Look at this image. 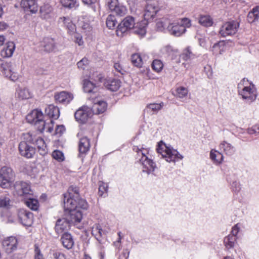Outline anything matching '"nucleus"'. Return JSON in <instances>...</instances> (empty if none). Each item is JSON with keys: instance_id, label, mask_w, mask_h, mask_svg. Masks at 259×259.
<instances>
[{"instance_id": "f257e3e1", "label": "nucleus", "mask_w": 259, "mask_h": 259, "mask_svg": "<svg viewBox=\"0 0 259 259\" xmlns=\"http://www.w3.org/2000/svg\"><path fill=\"white\" fill-rule=\"evenodd\" d=\"M64 207L66 211H68L69 214L67 219L57 220L55 231L58 234L67 230L70 223L75 225L79 223L82 219V210H87L89 205L85 200L80 197L78 190L69 189L64 195Z\"/></svg>"}, {"instance_id": "f03ea898", "label": "nucleus", "mask_w": 259, "mask_h": 259, "mask_svg": "<svg viewBox=\"0 0 259 259\" xmlns=\"http://www.w3.org/2000/svg\"><path fill=\"white\" fill-rule=\"evenodd\" d=\"M238 94L246 103L255 101L257 97L256 89L253 84L243 78L238 85Z\"/></svg>"}, {"instance_id": "7ed1b4c3", "label": "nucleus", "mask_w": 259, "mask_h": 259, "mask_svg": "<svg viewBox=\"0 0 259 259\" xmlns=\"http://www.w3.org/2000/svg\"><path fill=\"white\" fill-rule=\"evenodd\" d=\"M157 151L160 154L167 162H175L183 159V157L177 150L170 147H168L162 141L160 142L157 146Z\"/></svg>"}, {"instance_id": "20e7f679", "label": "nucleus", "mask_w": 259, "mask_h": 259, "mask_svg": "<svg viewBox=\"0 0 259 259\" xmlns=\"http://www.w3.org/2000/svg\"><path fill=\"white\" fill-rule=\"evenodd\" d=\"M0 71L4 77L13 81H17L21 77L17 65L11 62L2 63Z\"/></svg>"}, {"instance_id": "39448f33", "label": "nucleus", "mask_w": 259, "mask_h": 259, "mask_svg": "<svg viewBox=\"0 0 259 259\" xmlns=\"http://www.w3.org/2000/svg\"><path fill=\"white\" fill-rule=\"evenodd\" d=\"M24 139L26 141H21L19 145V150L21 155L27 158H31L35 153V149L32 146L29 145V143H33L34 140L32 136L30 133H26L23 135Z\"/></svg>"}, {"instance_id": "423d86ee", "label": "nucleus", "mask_w": 259, "mask_h": 259, "mask_svg": "<svg viewBox=\"0 0 259 259\" xmlns=\"http://www.w3.org/2000/svg\"><path fill=\"white\" fill-rule=\"evenodd\" d=\"M15 174L12 169L7 166H4L0 169V186L8 188L14 181Z\"/></svg>"}, {"instance_id": "0eeeda50", "label": "nucleus", "mask_w": 259, "mask_h": 259, "mask_svg": "<svg viewBox=\"0 0 259 259\" xmlns=\"http://www.w3.org/2000/svg\"><path fill=\"white\" fill-rule=\"evenodd\" d=\"M239 25V23L237 21L232 20L226 22L220 27L219 34L224 37L233 36L238 31Z\"/></svg>"}, {"instance_id": "6e6552de", "label": "nucleus", "mask_w": 259, "mask_h": 259, "mask_svg": "<svg viewBox=\"0 0 259 259\" xmlns=\"http://www.w3.org/2000/svg\"><path fill=\"white\" fill-rule=\"evenodd\" d=\"M136 25L135 18L132 16H127L119 23L116 29V34L122 36L123 34L133 29Z\"/></svg>"}, {"instance_id": "1a4fd4ad", "label": "nucleus", "mask_w": 259, "mask_h": 259, "mask_svg": "<svg viewBox=\"0 0 259 259\" xmlns=\"http://www.w3.org/2000/svg\"><path fill=\"white\" fill-rule=\"evenodd\" d=\"M137 152L139 156H141L140 161L143 165V171L147 172L148 174L153 172L156 168V164L154 162L149 159L142 150L138 149Z\"/></svg>"}, {"instance_id": "9d476101", "label": "nucleus", "mask_w": 259, "mask_h": 259, "mask_svg": "<svg viewBox=\"0 0 259 259\" xmlns=\"http://www.w3.org/2000/svg\"><path fill=\"white\" fill-rule=\"evenodd\" d=\"M14 187L17 194L24 198L31 196L33 194L29 184L26 182H16Z\"/></svg>"}, {"instance_id": "9b49d317", "label": "nucleus", "mask_w": 259, "mask_h": 259, "mask_svg": "<svg viewBox=\"0 0 259 259\" xmlns=\"http://www.w3.org/2000/svg\"><path fill=\"white\" fill-rule=\"evenodd\" d=\"M93 114V113L91 108L83 106L75 112L74 116L76 120L80 122H85L92 116Z\"/></svg>"}, {"instance_id": "f8f14e48", "label": "nucleus", "mask_w": 259, "mask_h": 259, "mask_svg": "<svg viewBox=\"0 0 259 259\" xmlns=\"http://www.w3.org/2000/svg\"><path fill=\"white\" fill-rule=\"evenodd\" d=\"M39 16L41 19L46 21H54L55 14L53 7L49 4H44L40 7Z\"/></svg>"}, {"instance_id": "ddd939ff", "label": "nucleus", "mask_w": 259, "mask_h": 259, "mask_svg": "<svg viewBox=\"0 0 259 259\" xmlns=\"http://www.w3.org/2000/svg\"><path fill=\"white\" fill-rule=\"evenodd\" d=\"M106 3L109 9L117 15L122 16L127 12L126 8L119 5L118 0H107Z\"/></svg>"}, {"instance_id": "4468645a", "label": "nucleus", "mask_w": 259, "mask_h": 259, "mask_svg": "<svg viewBox=\"0 0 259 259\" xmlns=\"http://www.w3.org/2000/svg\"><path fill=\"white\" fill-rule=\"evenodd\" d=\"M18 241L15 237H9L3 241V246L8 253L16 250L17 248Z\"/></svg>"}, {"instance_id": "2eb2a0df", "label": "nucleus", "mask_w": 259, "mask_h": 259, "mask_svg": "<svg viewBox=\"0 0 259 259\" xmlns=\"http://www.w3.org/2000/svg\"><path fill=\"white\" fill-rule=\"evenodd\" d=\"M54 98L56 102L66 105L73 100V95L70 93L62 91L56 93L55 94Z\"/></svg>"}, {"instance_id": "dca6fc26", "label": "nucleus", "mask_w": 259, "mask_h": 259, "mask_svg": "<svg viewBox=\"0 0 259 259\" xmlns=\"http://www.w3.org/2000/svg\"><path fill=\"white\" fill-rule=\"evenodd\" d=\"M19 220L24 226H30L32 223L33 214L24 209L19 210L18 213Z\"/></svg>"}, {"instance_id": "f3484780", "label": "nucleus", "mask_w": 259, "mask_h": 259, "mask_svg": "<svg viewBox=\"0 0 259 259\" xmlns=\"http://www.w3.org/2000/svg\"><path fill=\"white\" fill-rule=\"evenodd\" d=\"M158 11V7L155 3H148L144 14V19L147 21L149 20L154 17Z\"/></svg>"}, {"instance_id": "a211bd4d", "label": "nucleus", "mask_w": 259, "mask_h": 259, "mask_svg": "<svg viewBox=\"0 0 259 259\" xmlns=\"http://www.w3.org/2000/svg\"><path fill=\"white\" fill-rule=\"evenodd\" d=\"M20 5L25 11H29L32 14H35L38 11L36 0H22Z\"/></svg>"}, {"instance_id": "6ab92c4d", "label": "nucleus", "mask_w": 259, "mask_h": 259, "mask_svg": "<svg viewBox=\"0 0 259 259\" xmlns=\"http://www.w3.org/2000/svg\"><path fill=\"white\" fill-rule=\"evenodd\" d=\"M58 23L66 28L70 35H72L76 31V26L69 17H60Z\"/></svg>"}, {"instance_id": "aec40b11", "label": "nucleus", "mask_w": 259, "mask_h": 259, "mask_svg": "<svg viewBox=\"0 0 259 259\" xmlns=\"http://www.w3.org/2000/svg\"><path fill=\"white\" fill-rule=\"evenodd\" d=\"M168 31L171 34L176 36H180L185 32L184 27L181 26L177 21L170 22V25L168 26Z\"/></svg>"}, {"instance_id": "412c9836", "label": "nucleus", "mask_w": 259, "mask_h": 259, "mask_svg": "<svg viewBox=\"0 0 259 259\" xmlns=\"http://www.w3.org/2000/svg\"><path fill=\"white\" fill-rule=\"evenodd\" d=\"M44 117V115L42 111L39 109H36L29 113L26 116V119L29 123L35 124Z\"/></svg>"}, {"instance_id": "4be33fe9", "label": "nucleus", "mask_w": 259, "mask_h": 259, "mask_svg": "<svg viewBox=\"0 0 259 259\" xmlns=\"http://www.w3.org/2000/svg\"><path fill=\"white\" fill-rule=\"evenodd\" d=\"M219 149L228 156H232L236 152L235 147L226 141H223L220 144Z\"/></svg>"}, {"instance_id": "5701e85b", "label": "nucleus", "mask_w": 259, "mask_h": 259, "mask_svg": "<svg viewBox=\"0 0 259 259\" xmlns=\"http://www.w3.org/2000/svg\"><path fill=\"white\" fill-rule=\"evenodd\" d=\"M121 81L117 79H109L106 80L104 82V86L109 90L115 92L121 87Z\"/></svg>"}, {"instance_id": "b1692460", "label": "nucleus", "mask_w": 259, "mask_h": 259, "mask_svg": "<svg viewBox=\"0 0 259 259\" xmlns=\"http://www.w3.org/2000/svg\"><path fill=\"white\" fill-rule=\"evenodd\" d=\"M107 103L102 100H96L92 107L93 113L99 114L104 113L107 109Z\"/></svg>"}, {"instance_id": "393cba45", "label": "nucleus", "mask_w": 259, "mask_h": 259, "mask_svg": "<svg viewBox=\"0 0 259 259\" xmlns=\"http://www.w3.org/2000/svg\"><path fill=\"white\" fill-rule=\"evenodd\" d=\"M15 50V45L13 41L7 43L6 46L1 51V55L3 58L11 57Z\"/></svg>"}, {"instance_id": "a878e982", "label": "nucleus", "mask_w": 259, "mask_h": 259, "mask_svg": "<svg viewBox=\"0 0 259 259\" xmlns=\"http://www.w3.org/2000/svg\"><path fill=\"white\" fill-rule=\"evenodd\" d=\"M42 46L44 48L45 51L51 52L56 49V44L53 38L46 37L44 39L42 42Z\"/></svg>"}, {"instance_id": "bb28decb", "label": "nucleus", "mask_w": 259, "mask_h": 259, "mask_svg": "<svg viewBox=\"0 0 259 259\" xmlns=\"http://www.w3.org/2000/svg\"><path fill=\"white\" fill-rule=\"evenodd\" d=\"M46 114L50 117L57 119L60 116V110L58 107L51 104L47 106L45 109Z\"/></svg>"}, {"instance_id": "cd10ccee", "label": "nucleus", "mask_w": 259, "mask_h": 259, "mask_svg": "<svg viewBox=\"0 0 259 259\" xmlns=\"http://www.w3.org/2000/svg\"><path fill=\"white\" fill-rule=\"evenodd\" d=\"M63 246L68 249H71L74 245V241L71 234L68 233H64L61 238Z\"/></svg>"}, {"instance_id": "c85d7f7f", "label": "nucleus", "mask_w": 259, "mask_h": 259, "mask_svg": "<svg viewBox=\"0 0 259 259\" xmlns=\"http://www.w3.org/2000/svg\"><path fill=\"white\" fill-rule=\"evenodd\" d=\"M90 143L89 139L87 137L80 138L78 145L79 151L80 153H85L90 149Z\"/></svg>"}, {"instance_id": "c756f323", "label": "nucleus", "mask_w": 259, "mask_h": 259, "mask_svg": "<svg viewBox=\"0 0 259 259\" xmlns=\"http://www.w3.org/2000/svg\"><path fill=\"white\" fill-rule=\"evenodd\" d=\"M16 95L20 100H27L32 97V93L27 88L19 89L17 90Z\"/></svg>"}, {"instance_id": "7c9ffc66", "label": "nucleus", "mask_w": 259, "mask_h": 259, "mask_svg": "<svg viewBox=\"0 0 259 259\" xmlns=\"http://www.w3.org/2000/svg\"><path fill=\"white\" fill-rule=\"evenodd\" d=\"M103 233L104 231L102 230L101 226L99 224H96L93 226L92 234L98 241H101Z\"/></svg>"}, {"instance_id": "2f4dec72", "label": "nucleus", "mask_w": 259, "mask_h": 259, "mask_svg": "<svg viewBox=\"0 0 259 259\" xmlns=\"http://www.w3.org/2000/svg\"><path fill=\"white\" fill-rule=\"evenodd\" d=\"M259 19V6H256L249 12L247 15V21L253 23Z\"/></svg>"}, {"instance_id": "473e14b6", "label": "nucleus", "mask_w": 259, "mask_h": 259, "mask_svg": "<svg viewBox=\"0 0 259 259\" xmlns=\"http://www.w3.org/2000/svg\"><path fill=\"white\" fill-rule=\"evenodd\" d=\"M25 201L26 205L33 210H37L39 207V203L36 199L31 198V196L27 197Z\"/></svg>"}, {"instance_id": "72a5a7b5", "label": "nucleus", "mask_w": 259, "mask_h": 259, "mask_svg": "<svg viewBox=\"0 0 259 259\" xmlns=\"http://www.w3.org/2000/svg\"><path fill=\"white\" fill-rule=\"evenodd\" d=\"M170 20L167 18H162L159 20L156 23L157 29L161 31L165 28L168 30V26L170 25Z\"/></svg>"}, {"instance_id": "f704fd0d", "label": "nucleus", "mask_w": 259, "mask_h": 259, "mask_svg": "<svg viewBox=\"0 0 259 259\" xmlns=\"http://www.w3.org/2000/svg\"><path fill=\"white\" fill-rule=\"evenodd\" d=\"M199 23L203 26L210 27L213 24V20L210 16L202 15L199 18Z\"/></svg>"}, {"instance_id": "c9c22d12", "label": "nucleus", "mask_w": 259, "mask_h": 259, "mask_svg": "<svg viewBox=\"0 0 259 259\" xmlns=\"http://www.w3.org/2000/svg\"><path fill=\"white\" fill-rule=\"evenodd\" d=\"M210 158L217 163H221L223 160L224 156L222 153L215 150H211L210 152Z\"/></svg>"}, {"instance_id": "e433bc0d", "label": "nucleus", "mask_w": 259, "mask_h": 259, "mask_svg": "<svg viewBox=\"0 0 259 259\" xmlns=\"http://www.w3.org/2000/svg\"><path fill=\"white\" fill-rule=\"evenodd\" d=\"M236 241V237L234 236L228 235L224 239V244L227 249H230L234 246Z\"/></svg>"}, {"instance_id": "4c0bfd02", "label": "nucleus", "mask_w": 259, "mask_h": 259, "mask_svg": "<svg viewBox=\"0 0 259 259\" xmlns=\"http://www.w3.org/2000/svg\"><path fill=\"white\" fill-rule=\"evenodd\" d=\"M131 61L134 65L138 67H141L143 62L141 56L139 54H134L131 57Z\"/></svg>"}, {"instance_id": "58836bf2", "label": "nucleus", "mask_w": 259, "mask_h": 259, "mask_svg": "<svg viewBox=\"0 0 259 259\" xmlns=\"http://www.w3.org/2000/svg\"><path fill=\"white\" fill-rule=\"evenodd\" d=\"M96 88L94 83L91 81L85 79L83 81V90L86 93H91Z\"/></svg>"}, {"instance_id": "ea45409f", "label": "nucleus", "mask_w": 259, "mask_h": 259, "mask_svg": "<svg viewBox=\"0 0 259 259\" xmlns=\"http://www.w3.org/2000/svg\"><path fill=\"white\" fill-rule=\"evenodd\" d=\"M188 90L186 88L180 87L176 89V97L183 99L187 96Z\"/></svg>"}, {"instance_id": "a19ab883", "label": "nucleus", "mask_w": 259, "mask_h": 259, "mask_svg": "<svg viewBox=\"0 0 259 259\" xmlns=\"http://www.w3.org/2000/svg\"><path fill=\"white\" fill-rule=\"evenodd\" d=\"M224 48L225 46L223 42L217 43L213 45L212 51L215 55L221 54L224 51Z\"/></svg>"}, {"instance_id": "79ce46f5", "label": "nucleus", "mask_w": 259, "mask_h": 259, "mask_svg": "<svg viewBox=\"0 0 259 259\" xmlns=\"http://www.w3.org/2000/svg\"><path fill=\"white\" fill-rule=\"evenodd\" d=\"M117 24V21L114 16L110 15L106 19V25L109 29H113Z\"/></svg>"}, {"instance_id": "37998d69", "label": "nucleus", "mask_w": 259, "mask_h": 259, "mask_svg": "<svg viewBox=\"0 0 259 259\" xmlns=\"http://www.w3.org/2000/svg\"><path fill=\"white\" fill-rule=\"evenodd\" d=\"M194 55L191 51L190 47H187L184 50L183 52L181 55V57L184 60L187 61L193 58Z\"/></svg>"}, {"instance_id": "c03bdc74", "label": "nucleus", "mask_w": 259, "mask_h": 259, "mask_svg": "<svg viewBox=\"0 0 259 259\" xmlns=\"http://www.w3.org/2000/svg\"><path fill=\"white\" fill-rule=\"evenodd\" d=\"M52 157L54 159L58 162L63 161L65 159V157L63 152L60 150H54L52 154Z\"/></svg>"}, {"instance_id": "a18cd8bd", "label": "nucleus", "mask_w": 259, "mask_h": 259, "mask_svg": "<svg viewBox=\"0 0 259 259\" xmlns=\"http://www.w3.org/2000/svg\"><path fill=\"white\" fill-rule=\"evenodd\" d=\"M11 200L9 197L6 196H2L0 197V207L6 208H9Z\"/></svg>"}, {"instance_id": "49530a36", "label": "nucleus", "mask_w": 259, "mask_h": 259, "mask_svg": "<svg viewBox=\"0 0 259 259\" xmlns=\"http://www.w3.org/2000/svg\"><path fill=\"white\" fill-rule=\"evenodd\" d=\"M163 66L162 62L159 60H154L152 64L153 69L157 72L161 71Z\"/></svg>"}, {"instance_id": "de8ad7c7", "label": "nucleus", "mask_w": 259, "mask_h": 259, "mask_svg": "<svg viewBox=\"0 0 259 259\" xmlns=\"http://www.w3.org/2000/svg\"><path fill=\"white\" fill-rule=\"evenodd\" d=\"M36 144L37 145L38 148L42 151L41 154L46 153V146L44 140L42 138H38L35 141Z\"/></svg>"}, {"instance_id": "09e8293b", "label": "nucleus", "mask_w": 259, "mask_h": 259, "mask_svg": "<svg viewBox=\"0 0 259 259\" xmlns=\"http://www.w3.org/2000/svg\"><path fill=\"white\" fill-rule=\"evenodd\" d=\"M181 26H183L185 31L186 28H189L191 26V20L187 18H184L180 20H177Z\"/></svg>"}, {"instance_id": "8fccbe9b", "label": "nucleus", "mask_w": 259, "mask_h": 259, "mask_svg": "<svg viewBox=\"0 0 259 259\" xmlns=\"http://www.w3.org/2000/svg\"><path fill=\"white\" fill-rule=\"evenodd\" d=\"M61 4L64 7L71 8L74 7L76 0H60Z\"/></svg>"}, {"instance_id": "3c124183", "label": "nucleus", "mask_w": 259, "mask_h": 259, "mask_svg": "<svg viewBox=\"0 0 259 259\" xmlns=\"http://www.w3.org/2000/svg\"><path fill=\"white\" fill-rule=\"evenodd\" d=\"M163 106V103L161 102L159 104L152 103L147 105V107L153 111H157L160 110Z\"/></svg>"}, {"instance_id": "603ef678", "label": "nucleus", "mask_w": 259, "mask_h": 259, "mask_svg": "<svg viewBox=\"0 0 259 259\" xmlns=\"http://www.w3.org/2000/svg\"><path fill=\"white\" fill-rule=\"evenodd\" d=\"M89 64V61L88 59L84 57L78 62L77 65L79 69L84 70L88 66Z\"/></svg>"}, {"instance_id": "864d4df0", "label": "nucleus", "mask_w": 259, "mask_h": 259, "mask_svg": "<svg viewBox=\"0 0 259 259\" xmlns=\"http://www.w3.org/2000/svg\"><path fill=\"white\" fill-rule=\"evenodd\" d=\"M133 29L134 33L140 36H143L146 34V31L145 27L144 26L138 27V25H137L136 26H135Z\"/></svg>"}, {"instance_id": "5fc2aeb1", "label": "nucleus", "mask_w": 259, "mask_h": 259, "mask_svg": "<svg viewBox=\"0 0 259 259\" xmlns=\"http://www.w3.org/2000/svg\"><path fill=\"white\" fill-rule=\"evenodd\" d=\"M108 190V186L106 184L100 182L99 186V194L100 196H103L105 193H106Z\"/></svg>"}, {"instance_id": "6e6d98bb", "label": "nucleus", "mask_w": 259, "mask_h": 259, "mask_svg": "<svg viewBox=\"0 0 259 259\" xmlns=\"http://www.w3.org/2000/svg\"><path fill=\"white\" fill-rule=\"evenodd\" d=\"M72 35H74V42L76 44H77L79 46H82L83 45L84 41L82 39V36L80 34L75 32Z\"/></svg>"}, {"instance_id": "4d7b16f0", "label": "nucleus", "mask_w": 259, "mask_h": 259, "mask_svg": "<svg viewBox=\"0 0 259 259\" xmlns=\"http://www.w3.org/2000/svg\"><path fill=\"white\" fill-rule=\"evenodd\" d=\"M35 125L36 126L37 130L41 132H42L45 130L46 126V123L44 118L39 120Z\"/></svg>"}, {"instance_id": "13d9d810", "label": "nucleus", "mask_w": 259, "mask_h": 259, "mask_svg": "<svg viewBox=\"0 0 259 259\" xmlns=\"http://www.w3.org/2000/svg\"><path fill=\"white\" fill-rule=\"evenodd\" d=\"M66 128L63 125H57L55 129V134L58 136H61L65 132Z\"/></svg>"}, {"instance_id": "bf43d9fd", "label": "nucleus", "mask_w": 259, "mask_h": 259, "mask_svg": "<svg viewBox=\"0 0 259 259\" xmlns=\"http://www.w3.org/2000/svg\"><path fill=\"white\" fill-rule=\"evenodd\" d=\"M247 132L248 134L250 135L259 134V125H255L251 127V128H249L247 130Z\"/></svg>"}, {"instance_id": "052dcab7", "label": "nucleus", "mask_w": 259, "mask_h": 259, "mask_svg": "<svg viewBox=\"0 0 259 259\" xmlns=\"http://www.w3.org/2000/svg\"><path fill=\"white\" fill-rule=\"evenodd\" d=\"M34 259H44L43 255L41 253L40 250L37 245H35Z\"/></svg>"}, {"instance_id": "680f3d73", "label": "nucleus", "mask_w": 259, "mask_h": 259, "mask_svg": "<svg viewBox=\"0 0 259 259\" xmlns=\"http://www.w3.org/2000/svg\"><path fill=\"white\" fill-rule=\"evenodd\" d=\"M114 68L117 72L120 73L121 74H123L125 72L122 66L119 62H116L114 63Z\"/></svg>"}, {"instance_id": "e2e57ef3", "label": "nucleus", "mask_w": 259, "mask_h": 259, "mask_svg": "<svg viewBox=\"0 0 259 259\" xmlns=\"http://www.w3.org/2000/svg\"><path fill=\"white\" fill-rule=\"evenodd\" d=\"M161 51L163 54H170L173 51V49L170 46L167 45L163 47L161 49Z\"/></svg>"}, {"instance_id": "0e129e2a", "label": "nucleus", "mask_w": 259, "mask_h": 259, "mask_svg": "<svg viewBox=\"0 0 259 259\" xmlns=\"http://www.w3.org/2000/svg\"><path fill=\"white\" fill-rule=\"evenodd\" d=\"M98 0H82V2L84 3V4L92 6V7L94 11H96V7L94 6V4L97 3Z\"/></svg>"}, {"instance_id": "69168bd1", "label": "nucleus", "mask_w": 259, "mask_h": 259, "mask_svg": "<svg viewBox=\"0 0 259 259\" xmlns=\"http://www.w3.org/2000/svg\"><path fill=\"white\" fill-rule=\"evenodd\" d=\"M53 256L55 259H66L65 255L60 251H56L54 253Z\"/></svg>"}, {"instance_id": "338daca9", "label": "nucleus", "mask_w": 259, "mask_h": 259, "mask_svg": "<svg viewBox=\"0 0 259 259\" xmlns=\"http://www.w3.org/2000/svg\"><path fill=\"white\" fill-rule=\"evenodd\" d=\"M239 231V227H238V224H236L235 225L232 229L231 231V235H230V236H234L235 237H236V235L238 233Z\"/></svg>"}, {"instance_id": "774afa93", "label": "nucleus", "mask_w": 259, "mask_h": 259, "mask_svg": "<svg viewBox=\"0 0 259 259\" xmlns=\"http://www.w3.org/2000/svg\"><path fill=\"white\" fill-rule=\"evenodd\" d=\"M53 124L54 121L53 120L50 121V123L48 124H46V128H47V131L51 133L53 131Z\"/></svg>"}]
</instances>
